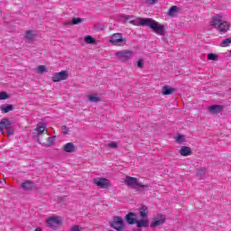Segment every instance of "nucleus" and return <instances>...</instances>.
<instances>
[{
    "mask_svg": "<svg viewBox=\"0 0 231 231\" xmlns=\"http://www.w3.org/2000/svg\"><path fill=\"white\" fill-rule=\"evenodd\" d=\"M133 51L129 50H123L116 52V57H117L118 60L121 62H127V60H131V59H133Z\"/></svg>",
    "mask_w": 231,
    "mask_h": 231,
    "instance_id": "obj_6",
    "label": "nucleus"
},
{
    "mask_svg": "<svg viewBox=\"0 0 231 231\" xmlns=\"http://www.w3.org/2000/svg\"><path fill=\"white\" fill-rule=\"evenodd\" d=\"M231 44V38H227L222 41V42L220 43V46L222 48H226L227 46H230Z\"/></svg>",
    "mask_w": 231,
    "mask_h": 231,
    "instance_id": "obj_25",
    "label": "nucleus"
},
{
    "mask_svg": "<svg viewBox=\"0 0 231 231\" xmlns=\"http://www.w3.org/2000/svg\"><path fill=\"white\" fill-rule=\"evenodd\" d=\"M180 154L181 156H190V154H192V151L188 146H182L180 150Z\"/></svg>",
    "mask_w": 231,
    "mask_h": 231,
    "instance_id": "obj_17",
    "label": "nucleus"
},
{
    "mask_svg": "<svg viewBox=\"0 0 231 231\" xmlns=\"http://www.w3.org/2000/svg\"><path fill=\"white\" fill-rule=\"evenodd\" d=\"M82 23H84V19H82V18H73L71 22H66L65 25H68V24H80Z\"/></svg>",
    "mask_w": 231,
    "mask_h": 231,
    "instance_id": "obj_22",
    "label": "nucleus"
},
{
    "mask_svg": "<svg viewBox=\"0 0 231 231\" xmlns=\"http://www.w3.org/2000/svg\"><path fill=\"white\" fill-rule=\"evenodd\" d=\"M147 26L153 30L154 33H157V35H165V26L152 20V18H150Z\"/></svg>",
    "mask_w": 231,
    "mask_h": 231,
    "instance_id": "obj_4",
    "label": "nucleus"
},
{
    "mask_svg": "<svg viewBox=\"0 0 231 231\" xmlns=\"http://www.w3.org/2000/svg\"><path fill=\"white\" fill-rule=\"evenodd\" d=\"M21 187L23 189V190H32L33 189V182L26 180L25 182L22 183Z\"/></svg>",
    "mask_w": 231,
    "mask_h": 231,
    "instance_id": "obj_19",
    "label": "nucleus"
},
{
    "mask_svg": "<svg viewBox=\"0 0 231 231\" xmlns=\"http://www.w3.org/2000/svg\"><path fill=\"white\" fill-rule=\"evenodd\" d=\"M180 10V7L173 5L170 8L169 12H168V15L170 17H176V15L178 14V12Z\"/></svg>",
    "mask_w": 231,
    "mask_h": 231,
    "instance_id": "obj_18",
    "label": "nucleus"
},
{
    "mask_svg": "<svg viewBox=\"0 0 231 231\" xmlns=\"http://www.w3.org/2000/svg\"><path fill=\"white\" fill-rule=\"evenodd\" d=\"M88 100H89L90 102H100V98H98V97H95V96H89V97H88Z\"/></svg>",
    "mask_w": 231,
    "mask_h": 231,
    "instance_id": "obj_30",
    "label": "nucleus"
},
{
    "mask_svg": "<svg viewBox=\"0 0 231 231\" xmlns=\"http://www.w3.org/2000/svg\"><path fill=\"white\" fill-rule=\"evenodd\" d=\"M25 39H27V41H33V39H35V34H33L32 31H27L25 32Z\"/></svg>",
    "mask_w": 231,
    "mask_h": 231,
    "instance_id": "obj_24",
    "label": "nucleus"
},
{
    "mask_svg": "<svg viewBox=\"0 0 231 231\" xmlns=\"http://www.w3.org/2000/svg\"><path fill=\"white\" fill-rule=\"evenodd\" d=\"M109 43L113 44V46H125L127 40L124 38L122 33L116 32L111 35Z\"/></svg>",
    "mask_w": 231,
    "mask_h": 231,
    "instance_id": "obj_5",
    "label": "nucleus"
},
{
    "mask_svg": "<svg viewBox=\"0 0 231 231\" xmlns=\"http://www.w3.org/2000/svg\"><path fill=\"white\" fill-rule=\"evenodd\" d=\"M151 18H136L134 19V26H148Z\"/></svg>",
    "mask_w": 231,
    "mask_h": 231,
    "instance_id": "obj_13",
    "label": "nucleus"
},
{
    "mask_svg": "<svg viewBox=\"0 0 231 231\" xmlns=\"http://www.w3.org/2000/svg\"><path fill=\"white\" fill-rule=\"evenodd\" d=\"M208 60H217V55L214 53L208 54Z\"/></svg>",
    "mask_w": 231,
    "mask_h": 231,
    "instance_id": "obj_28",
    "label": "nucleus"
},
{
    "mask_svg": "<svg viewBox=\"0 0 231 231\" xmlns=\"http://www.w3.org/2000/svg\"><path fill=\"white\" fill-rule=\"evenodd\" d=\"M47 225L50 226V228H56V226L60 225V217H51L49 219H47Z\"/></svg>",
    "mask_w": 231,
    "mask_h": 231,
    "instance_id": "obj_12",
    "label": "nucleus"
},
{
    "mask_svg": "<svg viewBox=\"0 0 231 231\" xmlns=\"http://www.w3.org/2000/svg\"><path fill=\"white\" fill-rule=\"evenodd\" d=\"M34 231H42L41 228H36Z\"/></svg>",
    "mask_w": 231,
    "mask_h": 231,
    "instance_id": "obj_39",
    "label": "nucleus"
},
{
    "mask_svg": "<svg viewBox=\"0 0 231 231\" xmlns=\"http://www.w3.org/2000/svg\"><path fill=\"white\" fill-rule=\"evenodd\" d=\"M139 216L141 217L140 220H138V216L134 213H128L125 216L126 222L128 225H137V229L134 231H142L141 228H149V218H147V216H149V208L147 206H142L139 208Z\"/></svg>",
    "mask_w": 231,
    "mask_h": 231,
    "instance_id": "obj_1",
    "label": "nucleus"
},
{
    "mask_svg": "<svg viewBox=\"0 0 231 231\" xmlns=\"http://www.w3.org/2000/svg\"><path fill=\"white\" fill-rule=\"evenodd\" d=\"M68 71L67 70H61L60 72L55 73L51 77L52 82H60L62 80H68Z\"/></svg>",
    "mask_w": 231,
    "mask_h": 231,
    "instance_id": "obj_9",
    "label": "nucleus"
},
{
    "mask_svg": "<svg viewBox=\"0 0 231 231\" xmlns=\"http://www.w3.org/2000/svg\"><path fill=\"white\" fill-rule=\"evenodd\" d=\"M174 91H176V89H174L169 86H164L162 88V95H172V93H174Z\"/></svg>",
    "mask_w": 231,
    "mask_h": 231,
    "instance_id": "obj_20",
    "label": "nucleus"
},
{
    "mask_svg": "<svg viewBox=\"0 0 231 231\" xmlns=\"http://www.w3.org/2000/svg\"><path fill=\"white\" fill-rule=\"evenodd\" d=\"M182 140H183V135H178V136L176 137V142H178V143L182 142Z\"/></svg>",
    "mask_w": 231,
    "mask_h": 231,
    "instance_id": "obj_37",
    "label": "nucleus"
},
{
    "mask_svg": "<svg viewBox=\"0 0 231 231\" xmlns=\"http://www.w3.org/2000/svg\"><path fill=\"white\" fill-rule=\"evenodd\" d=\"M146 3H148V5H155V3H158V0H147Z\"/></svg>",
    "mask_w": 231,
    "mask_h": 231,
    "instance_id": "obj_36",
    "label": "nucleus"
},
{
    "mask_svg": "<svg viewBox=\"0 0 231 231\" xmlns=\"http://www.w3.org/2000/svg\"><path fill=\"white\" fill-rule=\"evenodd\" d=\"M135 16L133 15H125V20L129 21L130 24H133V21H134Z\"/></svg>",
    "mask_w": 231,
    "mask_h": 231,
    "instance_id": "obj_27",
    "label": "nucleus"
},
{
    "mask_svg": "<svg viewBox=\"0 0 231 231\" xmlns=\"http://www.w3.org/2000/svg\"><path fill=\"white\" fill-rule=\"evenodd\" d=\"M110 226L116 231H124V219L121 217H114Z\"/></svg>",
    "mask_w": 231,
    "mask_h": 231,
    "instance_id": "obj_7",
    "label": "nucleus"
},
{
    "mask_svg": "<svg viewBox=\"0 0 231 231\" xmlns=\"http://www.w3.org/2000/svg\"><path fill=\"white\" fill-rule=\"evenodd\" d=\"M85 42L87 44H95V42H97V40L95 38H93L90 35H88L85 37Z\"/></svg>",
    "mask_w": 231,
    "mask_h": 231,
    "instance_id": "obj_23",
    "label": "nucleus"
},
{
    "mask_svg": "<svg viewBox=\"0 0 231 231\" xmlns=\"http://www.w3.org/2000/svg\"><path fill=\"white\" fill-rule=\"evenodd\" d=\"M206 173L207 171L205 170H199L197 175L199 176V178H203V176H205Z\"/></svg>",
    "mask_w": 231,
    "mask_h": 231,
    "instance_id": "obj_32",
    "label": "nucleus"
},
{
    "mask_svg": "<svg viewBox=\"0 0 231 231\" xmlns=\"http://www.w3.org/2000/svg\"><path fill=\"white\" fill-rule=\"evenodd\" d=\"M63 151L65 152H77V146L73 143H67L63 146Z\"/></svg>",
    "mask_w": 231,
    "mask_h": 231,
    "instance_id": "obj_16",
    "label": "nucleus"
},
{
    "mask_svg": "<svg viewBox=\"0 0 231 231\" xmlns=\"http://www.w3.org/2000/svg\"><path fill=\"white\" fill-rule=\"evenodd\" d=\"M165 215L159 214L155 217L154 221L151 223V228H156V226H160L165 223L166 220Z\"/></svg>",
    "mask_w": 231,
    "mask_h": 231,
    "instance_id": "obj_10",
    "label": "nucleus"
},
{
    "mask_svg": "<svg viewBox=\"0 0 231 231\" xmlns=\"http://www.w3.org/2000/svg\"><path fill=\"white\" fill-rule=\"evenodd\" d=\"M11 126L12 124L10 123V120L6 118L2 119L0 122V133H2V134H5V129H10Z\"/></svg>",
    "mask_w": 231,
    "mask_h": 231,
    "instance_id": "obj_14",
    "label": "nucleus"
},
{
    "mask_svg": "<svg viewBox=\"0 0 231 231\" xmlns=\"http://www.w3.org/2000/svg\"><path fill=\"white\" fill-rule=\"evenodd\" d=\"M53 142H54L53 137H48L47 138V146L50 147V146L53 145Z\"/></svg>",
    "mask_w": 231,
    "mask_h": 231,
    "instance_id": "obj_31",
    "label": "nucleus"
},
{
    "mask_svg": "<svg viewBox=\"0 0 231 231\" xmlns=\"http://www.w3.org/2000/svg\"><path fill=\"white\" fill-rule=\"evenodd\" d=\"M211 26L217 28L220 33H226L230 30V23L223 20V16L217 14L211 21Z\"/></svg>",
    "mask_w": 231,
    "mask_h": 231,
    "instance_id": "obj_3",
    "label": "nucleus"
},
{
    "mask_svg": "<svg viewBox=\"0 0 231 231\" xmlns=\"http://www.w3.org/2000/svg\"><path fill=\"white\" fill-rule=\"evenodd\" d=\"M108 147L112 148V149H116L118 147V143H116V142H112L110 143L107 144Z\"/></svg>",
    "mask_w": 231,
    "mask_h": 231,
    "instance_id": "obj_34",
    "label": "nucleus"
},
{
    "mask_svg": "<svg viewBox=\"0 0 231 231\" xmlns=\"http://www.w3.org/2000/svg\"><path fill=\"white\" fill-rule=\"evenodd\" d=\"M137 67L138 68H143V60H139L137 61Z\"/></svg>",
    "mask_w": 231,
    "mask_h": 231,
    "instance_id": "obj_35",
    "label": "nucleus"
},
{
    "mask_svg": "<svg viewBox=\"0 0 231 231\" xmlns=\"http://www.w3.org/2000/svg\"><path fill=\"white\" fill-rule=\"evenodd\" d=\"M34 133H36V136H41L43 133H48V130H46V124L39 123L34 129Z\"/></svg>",
    "mask_w": 231,
    "mask_h": 231,
    "instance_id": "obj_15",
    "label": "nucleus"
},
{
    "mask_svg": "<svg viewBox=\"0 0 231 231\" xmlns=\"http://www.w3.org/2000/svg\"><path fill=\"white\" fill-rule=\"evenodd\" d=\"M125 184L128 187H131V189L137 190V192H143L144 190H149V184H143L140 182L138 178L126 176V178L125 179Z\"/></svg>",
    "mask_w": 231,
    "mask_h": 231,
    "instance_id": "obj_2",
    "label": "nucleus"
},
{
    "mask_svg": "<svg viewBox=\"0 0 231 231\" xmlns=\"http://www.w3.org/2000/svg\"><path fill=\"white\" fill-rule=\"evenodd\" d=\"M5 133H6L7 136H12V134H14V132H12V131H6Z\"/></svg>",
    "mask_w": 231,
    "mask_h": 231,
    "instance_id": "obj_38",
    "label": "nucleus"
},
{
    "mask_svg": "<svg viewBox=\"0 0 231 231\" xmlns=\"http://www.w3.org/2000/svg\"><path fill=\"white\" fill-rule=\"evenodd\" d=\"M61 133H63V134H68L69 133V129H68V126H61Z\"/></svg>",
    "mask_w": 231,
    "mask_h": 231,
    "instance_id": "obj_33",
    "label": "nucleus"
},
{
    "mask_svg": "<svg viewBox=\"0 0 231 231\" xmlns=\"http://www.w3.org/2000/svg\"><path fill=\"white\" fill-rule=\"evenodd\" d=\"M36 70H37V73H40V74H42L45 71H48V69H46V66H44V65L38 66Z\"/></svg>",
    "mask_w": 231,
    "mask_h": 231,
    "instance_id": "obj_26",
    "label": "nucleus"
},
{
    "mask_svg": "<svg viewBox=\"0 0 231 231\" xmlns=\"http://www.w3.org/2000/svg\"><path fill=\"white\" fill-rule=\"evenodd\" d=\"M2 113H10V111H14L13 105H4L1 106Z\"/></svg>",
    "mask_w": 231,
    "mask_h": 231,
    "instance_id": "obj_21",
    "label": "nucleus"
},
{
    "mask_svg": "<svg viewBox=\"0 0 231 231\" xmlns=\"http://www.w3.org/2000/svg\"><path fill=\"white\" fill-rule=\"evenodd\" d=\"M223 109H225V106L223 105H213L208 106V111L211 115H219V113H222Z\"/></svg>",
    "mask_w": 231,
    "mask_h": 231,
    "instance_id": "obj_11",
    "label": "nucleus"
},
{
    "mask_svg": "<svg viewBox=\"0 0 231 231\" xmlns=\"http://www.w3.org/2000/svg\"><path fill=\"white\" fill-rule=\"evenodd\" d=\"M6 98H9V96L6 92H0V100H6Z\"/></svg>",
    "mask_w": 231,
    "mask_h": 231,
    "instance_id": "obj_29",
    "label": "nucleus"
},
{
    "mask_svg": "<svg viewBox=\"0 0 231 231\" xmlns=\"http://www.w3.org/2000/svg\"><path fill=\"white\" fill-rule=\"evenodd\" d=\"M94 183L99 189H109L111 187V182L106 178H96L94 179Z\"/></svg>",
    "mask_w": 231,
    "mask_h": 231,
    "instance_id": "obj_8",
    "label": "nucleus"
}]
</instances>
